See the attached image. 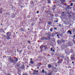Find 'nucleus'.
<instances>
[{
    "instance_id": "1",
    "label": "nucleus",
    "mask_w": 75,
    "mask_h": 75,
    "mask_svg": "<svg viewBox=\"0 0 75 75\" xmlns=\"http://www.w3.org/2000/svg\"><path fill=\"white\" fill-rule=\"evenodd\" d=\"M6 35H7V37L11 36V33L10 32H8L6 33Z\"/></svg>"
},
{
    "instance_id": "2",
    "label": "nucleus",
    "mask_w": 75,
    "mask_h": 75,
    "mask_svg": "<svg viewBox=\"0 0 75 75\" xmlns=\"http://www.w3.org/2000/svg\"><path fill=\"white\" fill-rule=\"evenodd\" d=\"M20 68L21 69H23L25 68V66H24V65H22L20 67Z\"/></svg>"
},
{
    "instance_id": "3",
    "label": "nucleus",
    "mask_w": 75,
    "mask_h": 75,
    "mask_svg": "<svg viewBox=\"0 0 75 75\" xmlns=\"http://www.w3.org/2000/svg\"><path fill=\"white\" fill-rule=\"evenodd\" d=\"M60 1L61 2V3L62 4H63V3H65V2L66 1L65 0H60Z\"/></svg>"
},
{
    "instance_id": "4",
    "label": "nucleus",
    "mask_w": 75,
    "mask_h": 75,
    "mask_svg": "<svg viewBox=\"0 0 75 75\" xmlns=\"http://www.w3.org/2000/svg\"><path fill=\"white\" fill-rule=\"evenodd\" d=\"M64 60L66 61H68L69 60V58L68 57H65L64 59Z\"/></svg>"
},
{
    "instance_id": "5",
    "label": "nucleus",
    "mask_w": 75,
    "mask_h": 75,
    "mask_svg": "<svg viewBox=\"0 0 75 75\" xmlns=\"http://www.w3.org/2000/svg\"><path fill=\"white\" fill-rule=\"evenodd\" d=\"M42 40H48V39H47V38H45L44 37H43L42 38Z\"/></svg>"
},
{
    "instance_id": "6",
    "label": "nucleus",
    "mask_w": 75,
    "mask_h": 75,
    "mask_svg": "<svg viewBox=\"0 0 75 75\" xmlns=\"http://www.w3.org/2000/svg\"><path fill=\"white\" fill-rule=\"evenodd\" d=\"M55 34H57V33H56L55 34L54 33H52V37H54Z\"/></svg>"
},
{
    "instance_id": "7",
    "label": "nucleus",
    "mask_w": 75,
    "mask_h": 75,
    "mask_svg": "<svg viewBox=\"0 0 75 75\" xmlns=\"http://www.w3.org/2000/svg\"><path fill=\"white\" fill-rule=\"evenodd\" d=\"M58 44H61L62 42L61 40H58L57 41Z\"/></svg>"
},
{
    "instance_id": "8",
    "label": "nucleus",
    "mask_w": 75,
    "mask_h": 75,
    "mask_svg": "<svg viewBox=\"0 0 75 75\" xmlns=\"http://www.w3.org/2000/svg\"><path fill=\"white\" fill-rule=\"evenodd\" d=\"M20 66V65H19L18 64H17L16 65V66H15V67L16 68H18V67H19Z\"/></svg>"
},
{
    "instance_id": "9",
    "label": "nucleus",
    "mask_w": 75,
    "mask_h": 75,
    "mask_svg": "<svg viewBox=\"0 0 75 75\" xmlns=\"http://www.w3.org/2000/svg\"><path fill=\"white\" fill-rule=\"evenodd\" d=\"M9 59L10 62H13V63H14V62H15V61H14L13 60H11V58Z\"/></svg>"
},
{
    "instance_id": "10",
    "label": "nucleus",
    "mask_w": 75,
    "mask_h": 75,
    "mask_svg": "<svg viewBox=\"0 0 75 75\" xmlns=\"http://www.w3.org/2000/svg\"><path fill=\"white\" fill-rule=\"evenodd\" d=\"M62 61H61V60H59L57 62L58 64H59V63H62Z\"/></svg>"
},
{
    "instance_id": "11",
    "label": "nucleus",
    "mask_w": 75,
    "mask_h": 75,
    "mask_svg": "<svg viewBox=\"0 0 75 75\" xmlns=\"http://www.w3.org/2000/svg\"><path fill=\"white\" fill-rule=\"evenodd\" d=\"M68 13L69 14L68 16H69V18H70V17H72V16L71 15V14H69V12H68Z\"/></svg>"
},
{
    "instance_id": "12",
    "label": "nucleus",
    "mask_w": 75,
    "mask_h": 75,
    "mask_svg": "<svg viewBox=\"0 0 75 75\" xmlns=\"http://www.w3.org/2000/svg\"><path fill=\"white\" fill-rule=\"evenodd\" d=\"M15 62H17V61H18V58L16 57L15 59Z\"/></svg>"
},
{
    "instance_id": "13",
    "label": "nucleus",
    "mask_w": 75,
    "mask_h": 75,
    "mask_svg": "<svg viewBox=\"0 0 75 75\" xmlns=\"http://www.w3.org/2000/svg\"><path fill=\"white\" fill-rule=\"evenodd\" d=\"M6 38L7 39V40H10V36H6Z\"/></svg>"
},
{
    "instance_id": "14",
    "label": "nucleus",
    "mask_w": 75,
    "mask_h": 75,
    "mask_svg": "<svg viewBox=\"0 0 75 75\" xmlns=\"http://www.w3.org/2000/svg\"><path fill=\"white\" fill-rule=\"evenodd\" d=\"M48 68H51V67H52V66H51V65L50 64H48Z\"/></svg>"
},
{
    "instance_id": "15",
    "label": "nucleus",
    "mask_w": 75,
    "mask_h": 75,
    "mask_svg": "<svg viewBox=\"0 0 75 75\" xmlns=\"http://www.w3.org/2000/svg\"><path fill=\"white\" fill-rule=\"evenodd\" d=\"M71 59L72 60H74V59H75V57H71Z\"/></svg>"
},
{
    "instance_id": "16",
    "label": "nucleus",
    "mask_w": 75,
    "mask_h": 75,
    "mask_svg": "<svg viewBox=\"0 0 75 75\" xmlns=\"http://www.w3.org/2000/svg\"><path fill=\"white\" fill-rule=\"evenodd\" d=\"M67 33H70V34L71 35L72 34V33H71V31L69 30V31H67Z\"/></svg>"
},
{
    "instance_id": "17",
    "label": "nucleus",
    "mask_w": 75,
    "mask_h": 75,
    "mask_svg": "<svg viewBox=\"0 0 75 75\" xmlns=\"http://www.w3.org/2000/svg\"><path fill=\"white\" fill-rule=\"evenodd\" d=\"M40 49H41V50L43 48V45H41V46L40 47Z\"/></svg>"
},
{
    "instance_id": "18",
    "label": "nucleus",
    "mask_w": 75,
    "mask_h": 75,
    "mask_svg": "<svg viewBox=\"0 0 75 75\" xmlns=\"http://www.w3.org/2000/svg\"><path fill=\"white\" fill-rule=\"evenodd\" d=\"M30 3L31 4H34V2L32 1H31L30 2Z\"/></svg>"
},
{
    "instance_id": "19",
    "label": "nucleus",
    "mask_w": 75,
    "mask_h": 75,
    "mask_svg": "<svg viewBox=\"0 0 75 75\" xmlns=\"http://www.w3.org/2000/svg\"><path fill=\"white\" fill-rule=\"evenodd\" d=\"M30 63L31 64H34V62L33 61H30Z\"/></svg>"
},
{
    "instance_id": "20",
    "label": "nucleus",
    "mask_w": 75,
    "mask_h": 75,
    "mask_svg": "<svg viewBox=\"0 0 75 75\" xmlns=\"http://www.w3.org/2000/svg\"><path fill=\"white\" fill-rule=\"evenodd\" d=\"M52 23L51 22H48V24L49 25H51L52 24Z\"/></svg>"
},
{
    "instance_id": "21",
    "label": "nucleus",
    "mask_w": 75,
    "mask_h": 75,
    "mask_svg": "<svg viewBox=\"0 0 75 75\" xmlns=\"http://www.w3.org/2000/svg\"><path fill=\"white\" fill-rule=\"evenodd\" d=\"M50 3H51V1L48 0L47 1V3H48V4H50Z\"/></svg>"
},
{
    "instance_id": "22",
    "label": "nucleus",
    "mask_w": 75,
    "mask_h": 75,
    "mask_svg": "<svg viewBox=\"0 0 75 75\" xmlns=\"http://www.w3.org/2000/svg\"><path fill=\"white\" fill-rule=\"evenodd\" d=\"M0 9V13L1 14V13L2 12V9Z\"/></svg>"
},
{
    "instance_id": "23",
    "label": "nucleus",
    "mask_w": 75,
    "mask_h": 75,
    "mask_svg": "<svg viewBox=\"0 0 75 75\" xmlns=\"http://www.w3.org/2000/svg\"><path fill=\"white\" fill-rule=\"evenodd\" d=\"M44 73L45 74V75H48V74H47V71H44Z\"/></svg>"
},
{
    "instance_id": "24",
    "label": "nucleus",
    "mask_w": 75,
    "mask_h": 75,
    "mask_svg": "<svg viewBox=\"0 0 75 75\" xmlns=\"http://www.w3.org/2000/svg\"><path fill=\"white\" fill-rule=\"evenodd\" d=\"M6 75H11V73H9L8 74H6Z\"/></svg>"
},
{
    "instance_id": "25",
    "label": "nucleus",
    "mask_w": 75,
    "mask_h": 75,
    "mask_svg": "<svg viewBox=\"0 0 75 75\" xmlns=\"http://www.w3.org/2000/svg\"><path fill=\"white\" fill-rule=\"evenodd\" d=\"M44 69H43L42 70V73H44Z\"/></svg>"
},
{
    "instance_id": "26",
    "label": "nucleus",
    "mask_w": 75,
    "mask_h": 75,
    "mask_svg": "<svg viewBox=\"0 0 75 75\" xmlns=\"http://www.w3.org/2000/svg\"><path fill=\"white\" fill-rule=\"evenodd\" d=\"M28 42L29 44H30L31 43V42L29 40H28Z\"/></svg>"
},
{
    "instance_id": "27",
    "label": "nucleus",
    "mask_w": 75,
    "mask_h": 75,
    "mask_svg": "<svg viewBox=\"0 0 75 75\" xmlns=\"http://www.w3.org/2000/svg\"><path fill=\"white\" fill-rule=\"evenodd\" d=\"M70 6H73V4L72 3H71Z\"/></svg>"
},
{
    "instance_id": "28",
    "label": "nucleus",
    "mask_w": 75,
    "mask_h": 75,
    "mask_svg": "<svg viewBox=\"0 0 75 75\" xmlns=\"http://www.w3.org/2000/svg\"><path fill=\"white\" fill-rule=\"evenodd\" d=\"M50 30L51 32H52V28L50 29Z\"/></svg>"
},
{
    "instance_id": "29",
    "label": "nucleus",
    "mask_w": 75,
    "mask_h": 75,
    "mask_svg": "<svg viewBox=\"0 0 75 75\" xmlns=\"http://www.w3.org/2000/svg\"><path fill=\"white\" fill-rule=\"evenodd\" d=\"M33 75H36V74H37V73H33Z\"/></svg>"
},
{
    "instance_id": "30",
    "label": "nucleus",
    "mask_w": 75,
    "mask_h": 75,
    "mask_svg": "<svg viewBox=\"0 0 75 75\" xmlns=\"http://www.w3.org/2000/svg\"><path fill=\"white\" fill-rule=\"evenodd\" d=\"M18 74L19 75H21V73H20L19 71L18 72Z\"/></svg>"
},
{
    "instance_id": "31",
    "label": "nucleus",
    "mask_w": 75,
    "mask_h": 75,
    "mask_svg": "<svg viewBox=\"0 0 75 75\" xmlns=\"http://www.w3.org/2000/svg\"><path fill=\"white\" fill-rule=\"evenodd\" d=\"M61 25H62L61 24H59V27H61Z\"/></svg>"
},
{
    "instance_id": "32",
    "label": "nucleus",
    "mask_w": 75,
    "mask_h": 75,
    "mask_svg": "<svg viewBox=\"0 0 75 75\" xmlns=\"http://www.w3.org/2000/svg\"><path fill=\"white\" fill-rule=\"evenodd\" d=\"M69 60L68 61H67V64H69Z\"/></svg>"
},
{
    "instance_id": "33",
    "label": "nucleus",
    "mask_w": 75,
    "mask_h": 75,
    "mask_svg": "<svg viewBox=\"0 0 75 75\" xmlns=\"http://www.w3.org/2000/svg\"><path fill=\"white\" fill-rule=\"evenodd\" d=\"M57 36L58 37V38H59V35H57Z\"/></svg>"
},
{
    "instance_id": "34",
    "label": "nucleus",
    "mask_w": 75,
    "mask_h": 75,
    "mask_svg": "<svg viewBox=\"0 0 75 75\" xmlns=\"http://www.w3.org/2000/svg\"><path fill=\"white\" fill-rule=\"evenodd\" d=\"M54 22H55L56 23H57V22H58V21H54Z\"/></svg>"
},
{
    "instance_id": "35",
    "label": "nucleus",
    "mask_w": 75,
    "mask_h": 75,
    "mask_svg": "<svg viewBox=\"0 0 75 75\" xmlns=\"http://www.w3.org/2000/svg\"><path fill=\"white\" fill-rule=\"evenodd\" d=\"M68 68H72V67H68Z\"/></svg>"
},
{
    "instance_id": "36",
    "label": "nucleus",
    "mask_w": 75,
    "mask_h": 75,
    "mask_svg": "<svg viewBox=\"0 0 75 75\" xmlns=\"http://www.w3.org/2000/svg\"><path fill=\"white\" fill-rule=\"evenodd\" d=\"M51 51H52V48H51Z\"/></svg>"
},
{
    "instance_id": "37",
    "label": "nucleus",
    "mask_w": 75,
    "mask_h": 75,
    "mask_svg": "<svg viewBox=\"0 0 75 75\" xmlns=\"http://www.w3.org/2000/svg\"><path fill=\"white\" fill-rule=\"evenodd\" d=\"M25 75H28V74L27 73H25Z\"/></svg>"
},
{
    "instance_id": "38",
    "label": "nucleus",
    "mask_w": 75,
    "mask_h": 75,
    "mask_svg": "<svg viewBox=\"0 0 75 75\" xmlns=\"http://www.w3.org/2000/svg\"><path fill=\"white\" fill-rule=\"evenodd\" d=\"M65 40H63L62 41V42H65Z\"/></svg>"
},
{
    "instance_id": "39",
    "label": "nucleus",
    "mask_w": 75,
    "mask_h": 75,
    "mask_svg": "<svg viewBox=\"0 0 75 75\" xmlns=\"http://www.w3.org/2000/svg\"><path fill=\"white\" fill-rule=\"evenodd\" d=\"M37 14H38V13H39V11H37Z\"/></svg>"
},
{
    "instance_id": "40",
    "label": "nucleus",
    "mask_w": 75,
    "mask_h": 75,
    "mask_svg": "<svg viewBox=\"0 0 75 75\" xmlns=\"http://www.w3.org/2000/svg\"><path fill=\"white\" fill-rule=\"evenodd\" d=\"M54 30H57V28H54Z\"/></svg>"
},
{
    "instance_id": "41",
    "label": "nucleus",
    "mask_w": 75,
    "mask_h": 75,
    "mask_svg": "<svg viewBox=\"0 0 75 75\" xmlns=\"http://www.w3.org/2000/svg\"><path fill=\"white\" fill-rule=\"evenodd\" d=\"M21 31H24V29H21Z\"/></svg>"
},
{
    "instance_id": "42",
    "label": "nucleus",
    "mask_w": 75,
    "mask_h": 75,
    "mask_svg": "<svg viewBox=\"0 0 75 75\" xmlns=\"http://www.w3.org/2000/svg\"><path fill=\"white\" fill-rule=\"evenodd\" d=\"M69 7H70L69 6H68L67 7V8H68V9H69Z\"/></svg>"
},
{
    "instance_id": "43",
    "label": "nucleus",
    "mask_w": 75,
    "mask_h": 75,
    "mask_svg": "<svg viewBox=\"0 0 75 75\" xmlns=\"http://www.w3.org/2000/svg\"><path fill=\"white\" fill-rule=\"evenodd\" d=\"M3 37L4 38L5 37H6V36L5 35H4L3 36Z\"/></svg>"
},
{
    "instance_id": "44",
    "label": "nucleus",
    "mask_w": 75,
    "mask_h": 75,
    "mask_svg": "<svg viewBox=\"0 0 75 75\" xmlns=\"http://www.w3.org/2000/svg\"><path fill=\"white\" fill-rule=\"evenodd\" d=\"M48 38H50V36H48Z\"/></svg>"
},
{
    "instance_id": "45",
    "label": "nucleus",
    "mask_w": 75,
    "mask_h": 75,
    "mask_svg": "<svg viewBox=\"0 0 75 75\" xmlns=\"http://www.w3.org/2000/svg\"><path fill=\"white\" fill-rule=\"evenodd\" d=\"M27 68H28V67H29V66H28V65H27Z\"/></svg>"
},
{
    "instance_id": "46",
    "label": "nucleus",
    "mask_w": 75,
    "mask_h": 75,
    "mask_svg": "<svg viewBox=\"0 0 75 75\" xmlns=\"http://www.w3.org/2000/svg\"><path fill=\"white\" fill-rule=\"evenodd\" d=\"M74 62H72V64H74Z\"/></svg>"
},
{
    "instance_id": "47",
    "label": "nucleus",
    "mask_w": 75,
    "mask_h": 75,
    "mask_svg": "<svg viewBox=\"0 0 75 75\" xmlns=\"http://www.w3.org/2000/svg\"><path fill=\"white\" fill-rule=\"evenodd\" d=\"M36 72H37V73L38 72V70H37V71H36Z\"/></svg>"
},
{
    "instance_id": "48",
    "label": "nucleus",
    "mask_w": 75,
    "mask_h": 75,
    "mask_svg": "<svg viewBox=\"0 0 75 75\" xmlns=\"http://www.w3.org/2000/svg\"><path fill=\"white\" fill-rule=\"evenodd\" d=\"M39 67H37V69H39Z\"/></svg>"
},
{
    "instance_id": "49",
    "label": "nucleus",
    "mask_w": 75,
    "mask_h": 75,
    "mask_svg": "<svg viewBox=\"0 0 75 75\" xmlns=\"http://www.w3.org/2000/svg\"><path fill=\"white\" fill-rule=\"evenodd\" d=\"M34 72H36V71L35 70L34 71Z\"/></svg>"
},
{
    "instance_id": "50",
    "label": "nucleus",
    "mask_w": 75,
    "mask_h": 75,
    "mask_svg": "<svg viewBox=\"0 0 75 75\" xmlns=\"http://www.w3.org/2000/svg\"><path fill=\"white\" fill-rule=\"evenodd\" d=\"M53 52H55V50H53Z\"/></svg>"
},
{
    "instance_id": "51",
    "label": "nucleus",
    "mask_w": 75,
    "mask_h": 75,
    "mask_svg": "<svg viewBox=\"0 0 75 75\" xmlns=\"http://www.w3.org/2000/svg\"><path fill=\"white\" fill-rule=\"evenodd\" d=\"M31 61H32V60H33V59H30Z\"/></svg>"
},
{
    "instance_id": "52",
    "label": "nucleus",
    "mask_w": 75,
    "mask_h": 75,
    "mask_svg": "<svg viewBox=\"0 0 75 75\" xmlns=\"http://www.w3.org/2000/svg\"><path fill=\"white\" fill-rule=\"evenodd\" d=\"M64 40H63V39L62 38V41Z\"/></svg>"
},
{
    "instance_id": "53",
    "label": "nucleus",
    "mask_w": 75,
    "mask_h": 75,
    "mask_svg": "<svg viewBox=\"0 0 75 75\" xmlns=\"http://www.w3.org/2000/svg\"><path fill=\"white\" fill-rule=\"evenodd\" d=\"M73 37H75V35H74V36H73Z\"/></svg>"
},
{
    "instance_id": "54",
    "label": "nucleus",
    "mask_w": 75,
    "mask_h": 75,
    "mask_svg": "<svg viewBox=\"0 0 75 75\" xmlns=\"http://www.w3.org/2000/svg\"><path fill=\"white\" fill-rule=\"evenodd\" d=\"M1 25H3V24H2V23H1Z\"/></svg>"
},
{
    "instance_id": "55",
    "label": "nucleus",
    "mask_w": 75,
    "mask_h": 75,
    "mask_svg": "<svg viewBox=\"0 0 75 75\" xmlns=\"http://www.w3.org/2000/svg\"><path fill=\"white\" fill-rule=\"evenodd\" d=\"M48 35H49V36H50V34H48Z\"/></svg>"
},
{
    "instance_id": "56",
    "label": "nucleus",
    "mask_w": 75,
    "mask_h": 75,
    "mask_svg": "<svg viewBox=\"0 0 75 75\" xmlns=\"http://www.w3.org/2000/svg\"><path fill=\"white\" fill-rule=\"evenodd\" d=\"M60 36H61L62 37V34L60 35Z\"/></svg>"
},
{
    "instance_id": "57",
    "label": "nucleus",
    "mask_w": 75,
    "mask_h": 75,
    "mask_svg": "<svg viewBox=\"0 0 75 75\" xmlns=\"http://www.w3.org/2000/svg\"><path fill=\"white\" fill-rule=\"evenodd\" d=\"M20 53H21V51H20Z\"/></svg>"
},
{
    "instance_id": "58",
    "label": "nucleus",
    "mask_w": 75,
    "mask_h": 75,
    "mask_svg": "<svg viewBox=\"0 0 75 75\" xmlns=\"http://www.w3.org/2000/svg\"><path fill=\"white\" fill-rule=\"evenodd\" d=\"M30 30V29L29 28L28 29V30Z\"/></svg>"
},
{
    "instance_id": "59",
    "label": "nucleus",
    "mask_w": 75,
    "mask_h": 75,
    "mask_svg": "<svg viewBox=\"0 0 75 75\" xmlns=\"http://www.w3.org/2000/svg\"><path fill=\"white\" fill-rule=\"evenodd\" d=\"M52 16L53 17L54 16V15H52Z\"/></svg>"
},
{
    "instance_id": "60",
    "label": "nucleus",
    "mask_w": 75,
    "mask_h": 75,
    "mask_svg": "<svg viewBox=\"0 0 75 75\" xmlns=\"http://www.w3.org/2000/svg\"><path fill=\"white\" fill-rule=\"evenodd\" d=\"M62 13H64V12H62Z\"/></svg>"
},
{
    "instance_id": "61",
    "label": "nucleus",
    "mask_w": 75,
    "mask_h": 75,
    "mask_svg": "<svg viewBox=\"0 0 75 75\" xmlns=\"http://www.w3.org/2000/svg\"><path fill=\"white\" fill-rule=\"evenodd\" d=\"M48 55H49L48 56H50V54H48Z\"/></svg>"
},
{
    "instance_id": "62",
    "label": "nucleus",
    "mask_w": 75,
    "mask_h": 75,
    "mask_svg": "<svg viewBox=\"0 0 75 75\" xmlns=\"http://www.w3.org/2000/svg\"><path fill=\"white\" fill-rule=\"evenodd\" d=\"M66 47H68V46H67L66 45Z\"/></svg>"
},
{
    "instance_id": "63",
    "label": "nucleus",
    "mask_w": 75,
    "mask_h": 75,
    "mask_svg": "<svg viewBox=\"0 0 75 75\" xmlns=\"http://www.w3.org/2000/svg\"><path fill=\"white\" fill-rule=\"evenodd\" d=\"M16 34H17V32H16Z\"/></svg>"
},
{
    "instance_id": "64",
    "label": "nucleus",
    "mask_w": 75,
    "mask_h": 75,
    "mask_svg": "<svg viewBox=\"0 0 75 75\" xmlns=\"http://www.w3.org/2000/svg\"><path fill=\"white\" fill-rule=\"evenodd\" d=\"M23 75H25V74H23Z\"/></svg>"
}]
</instances>
